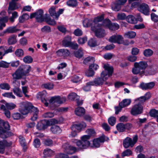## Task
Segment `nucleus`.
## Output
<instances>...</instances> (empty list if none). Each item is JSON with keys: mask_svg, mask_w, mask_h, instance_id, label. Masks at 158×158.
Returning <instances> with one entry per match:
<instances>
[{"mask_svg": "<svg viewBox=\"0 0 158 158\" xmlns=\"http://www.w3.org/2000/svg\"><path fill=\"white\" fill-rule=\"evenodd\" d=\"M103 68L104 71L101 73V77L95 78L93 81H90L89 84L90 85L96 86L101 85L110 76L112 75L113 71L112 66L108 64H105L103 65Z\"/></svg>", "mask_w": 158, "mask_h": 158, "instance_id": "1", "label": "nucleus"}, {"mask_svg": "<svg viewBox=\"0 0 158 158\" xmlns=\"http://www.w3.org/2000/svg\"><path fill=\"white\" fill-rule=\"evenodd\" d=\"M104 19V15H102L95 18L93 23L94 27L96 30H98L99 28L105 27H109L111 25L113 29H118L119 28V25L116 23L111 24V21L109 19H106L102 22Z\"/></svg>", "mask_w": 158, "mask_h": 158, "instance_id": "2", "label": "nucleus"}, {"mask_svg": "<svg viewBox=\"0 0 158 158\" xmlns=\"http://www.w3.org/2000/svg\"><path fill=\"white\" fill-rule=\"evenodd\" d=\"M66 98L65 97H61L60 96H56L52 97L49 100V103L46 102L45 100L42 99L41 101L46 106H49L53 109L65 103Z\"/></svg>", "mask_w": 158, "mask_h": 158, "instance_id": "3", "label": "nucleus"}, {"mask_svg": "<svg viewBox=\"0 0 158 158\" xmlns=\"http://www.w3.org/2000/svg\"><path fill=\"white\" fill-rule=\"evenodd\" d=\"M89 136L84 135L80 138V139H73L72 142L76 144L78 148L81 150L86 149L90 146V143L89 141Z\"/></svg>", "mask_w": 158, "mask_h": 158, "instance_id": "4", "label": "nucleus"}, {"mask_svg": "<svg viewBox=\"0 0 158 158\" xmlns=\"http://www.w3.org/2000/svg\"><path fill=\"white\" fill-rule=\"evenodd\" d=\"M148 66L146 62L140 61L139 62H135L134 64V67L132 70V72L134 74H139L140 75L144 73V69Z\"/></svg>", "mask_w": 158, "mask_h": 158, "instance_id": "5", "label": "nucleus"}, {"mask_svg": "<svg viewBox=\"0 0 158 158\" xmlns=\"http://www.w3.org/2000/svg\"><path fill=\"white\" fill-rule=\"evenodd\" d=\"M43 10L41 9H40L37 11L31 14L30 16L31 18H35L36 21L39 22H41L44 21L45 18L47 15V14L43 15Z\"/></svg>", "mask_w": 158, "mask_h": 158, "instance_id": "6", "label": "nucleus"}, {"mask_svg": "<svg viewBox=\"0 0 158 158\" xmlns=\"http://www.w3.org/2000/svg\"><path fill=\"white\" fill-rule=\"evenodd\" d=\"M34 106L29 102H23L21 104L19 111L23 115L27 114L30 110L31 111L32 108Z\"/></svg>", "mask_w": 158, "mask_h": 158, "instance_id": "7", "label": "nucleus"}, {"mask_svg": "<svg viewBox=\"0 0 158 158\" xmlns=\"http://www.w3.org/2000/svg\"><path fill=\"white\" fill-rule=\"evenodd\" d=\"M138 137L137 135L134 136L132 139L130 138L127 137L123 141V146L125 148H128L129 147L132 148L136 143Z\"/></svg>", "mask_w": 158, "mask_h": 158, "instance_id": "8", "label": "nucleus"}, {"mask_svg": "<svg viewBox=\"0 0 158 158\" xmlns=\"http://www.w3.org/2000/svg\"><path fill=\"white\" fill-rule=\"evenodd\" d=\"M62 148L65 152L70 155L74 153L77 149L76 147L70 145L68 143H63Z\"/></svg>", "mask_w": 158, "mask_h": 158, "instance_id": "9", "label": "nucleus"}, {"mask_svg": "<svg viewBox=\"0 0 158 158\" xmlns=\"http://www.w3.org/2000/svg\"><path fill=\"white\" fill-rule=\"evenodd\" d=\"M143 107L141 105L136 104L134 105L131 110V114L134 116H136L142 113Z\"/></svg>", "mask_w": 158, "mask_h": 158, "instance_id": "10", "label": "nucleus"}, {"mask_svg": "<svg viewBox=\"0 0 158 158\" xmlns=\"http://www.w3.org/2000/svg\"><path fill=\"white\" fill-rule=\"evenodd\" d=\"M86 125L85 123L82 122L80 123L74 124L72 125L71 130L73 131L79 132L86 127Z\"/></svg>", "mask_w": 158, "mask_h": 158, "instance_id": "11", "label": "nucleus"}, {"mask_svg": "<svg viewBox=\"0 0 158 158\" xmlns=\"http://www.w3.org/2000/svg\"><path fill=\"white\" fill-rule=\"evenodd\" d=\"M109 41L111 43H117L118 44L123 43V38L120 35L112 36L109 38Z\"/></svg>", "mask_w": 158, "mask_h": 158, "instance_id": "12", "label": "nucleus"}, {"mask_svg": "<svg viewBox=\"0 0 158 158\" xmlns=\"http://www.w3.org/2000/svg\"><path fill=\"white\" fill-rule=\"evenodd\" d=\"M6 12L2 11L0 14V30L3 29L6 26L5 23L7 22L8 20V18L7 16H2L5 15Z\"/></svg>", "mask_w": 158, "mask_h": 158, "instance_id": "13", "label": "nucleus"}, {"mask_svg": "<svg viewBox=\"0 0 158 158\" xmlns=\"http://www.w3.org/2000/svg\"><path fill=\"white\" fill-rule=\"evenodd\" d=\"M14 51V48L12 46H10L8 48L6 46H1L0 47V56H4L6 54L11 53Z\"/></svg>", "mask_w": 158, "mask_h": 158, "instance_id": "14", "label": "nucleus"}, {"mask_svg": "<svg viewBox=\"0 0 158 158\" xmlns=\"http://www.w3.org/2000/svg\"><path fill=\"white\" fill-rule=\"evenodd\" d=\"M12 76L13 79L18 80L21 78L22 77L24 76L21 72L18 69L15 71V72L12 74ZM16 82L18 83L19 86L20 85V82H18L16 80H15L13 81V83H16Z\"/></svg>", "mask_w": 158, "mask_h": 158, "instance_id": "15", "label": "nucleus"}, {"mask_svg": "<svg viewBox=\"0 0 158 158\" xmlns=\"http://www.w3.org/2000/svg\"><path fill=\"white\" fill-rule=\"evenodd\" d=\"M139 10L146 15H148L149 13V8L148 5L145 3H143L138 8Z\"/></svg>", "mask_w": 158, "mask_h": 158, "instance_id": "16", "label": "nucleus"}, {"mask_svg": "<svg viewBox=\"0 0 158 158\" xmlns=\"http://www.w3.org/2000/svg\"><path fill=\"white\" fill-rule=\"evenodd\" d=\"M18 69L21 72L23 76L26 75L31 70V67L30 65H22Z\"/></svg>", "mask_w": 158, "mask_h": 158, "instance_id": "17", "label": "nucleus"}, {"mask_svg": "<svg viewBox=\"0 0 158 158\" xmlns=\"http://www.w3.org/2000/svg\"><path fill=\"white\" fill-rule=\"evenodd\" d=\"M68 98L71 100H76L78 105H81L82 104V102H79V97L75 93H72L70 94L68 96Z\"/></svg>", "mask_w": 158, "mask_h": 158, "instance_id": "18", "label": "nucleus"}, {"mask_svg": "<svg viewBox=\"0 0 158 158\" xmlns=\"http://www.w3.org/2000/svg\"><path fill=\"white\" fill-rule=\"evenodd\" d=\"M155 83L153 82L147 83H142L140 84L139 87L143 90L149 89H152Z\"/></svg>", "mask_w": 158, "mask_h": 158, "instance_id": "19", "label": "nucleus"}, {"mask_svg": "<svg viewBox=\"0 0 158 158\" xmlns=\"http://www.w3.org/2000/svg\"><path fill=\"white\" fill-rule=\"evenodd\" d=\"M56 54L59 56L66 57L69 55L70 52L67 49H62L57 51L56 52Z\"/></svg>", "mask_w": 158, "mask_h": 158, "instance_id": "20", "label": "nucleus"}, {"mask_svg": "<svg viewBox=\"0 0 158 158\" xmlns=\"http://www.w3.org/2000/svg\"><path fill=\"white\" fill-rule=\"evenodd\" d=\"M14 1L12 0V1L9 3L8 10V12L9 14L11 13L10 10H16L20 7L19 4L15 2Z\"/></svg>", "mask_w": 158, "mask_h": 158, "instance_id": "21", "label": "nucleus"}, {"mask_svg": "<svg viewBox=\"0 0 158 158\" xmlns=\"http://www.w3.org/2000/svg\"><path fill=\"white\" fill-rule=\"evenodd\" d=\"M48 125L45 120H43L38 122L36 128L38 130H42L47 128Z\"/></svg>", "mask_w": 158, "mask_h": 158, "instance_id": "22", "label": "nucleus"}, {"mask_svg": "<svg viewBox=\"0 0 158 158\" xmlns=\"http://www.w3.org/2000/svg\"><path fill=\"white\" fill-rule=\"evenodd\" d=\"M104 141V139L102 138H99L94 139L93 141V147L95 148H98L100 147V143H103Z\"/></svg>", "mask_w": 158, "mask_h": 158, "instance_id": "23", "label": "nucleus"}, {"mask_svg": "<svg viewBox=\"0 0 158 158\" xmlns=\"http://www.w3.org/2000/svg\"><path fill=\"white\" fill-rule=\"evenodd\" d=\"M92 34H94L98 37H102L104 36L106 34L105 30H92Z\"/></svg>", "mask_w": 158, "mask_h": 158, "instance_id": "24", "label": "nucleus"}, {"mask_svg": "<svg viewBox=\"0 0 158 158\" xmlns=\"http://www.w3.org/2000/svg\"><path fill=\"white\" fill-rule=\"evenodd\" d=\"M119 4H116L115 5L114 7H112V8L113 10L115 11H119L121 8V5L124 4L126 2L127 0H117Z\"/></svg>", "mask_w": 158, "mask_h": 158, "instance_id": "25", "label": "nucleus"}, {"mask_svg": "<svg viewBox=\"0 0 158 158\" xmlns=\"http://www.w3.org/2000/svg\"><path fill=\"white\" fill-rule=\"evenodd\" d=\"M16 38V35H13L10 36L7 40L8 44L9 45H13L15 44L17 42Z\"/></svg>", "mask_w": 158, "mask_h": 158, "instance_id": "26", "label": "nucleus"}, {"mask_svg": "<svg viewBox=\"0 0 158 158\" xmlns=\"http://www.w3.org/2000/svg\"><path fill=\"white\" fill-rule=\"evenodd\" d=\"M71 37L68 36L64 38L62 41V44L65 47L70 46L71 44Z\"/></svg>", "mask_w": 158, "mask_h": 158, "instance_id": "27", "label": "nucleus"}, {"mask_svg": "<svg viewBox=\"0 0 158 158\" xmlns=\"http://www.w3.org/2000/svg\"><path fill=\"white\" fill-rule=\"evenodd\" d=\"M31 114L33 115L31 119L32 120H35L37 118V114L38 113V111L37 109L34 107L32 108V110L31 112Z\"/></svg>", "mask_w": 158, "mask_h": 158, "instance_id": "28", "label": "nucleus"}, {"mask_svg": "<svg viewBox=\"0 0 158 158\" xmlns=\"http://www.w3.org/2000/svg\"><path fill=\"white\" fill-rule=\"evenodd\" d=\"M130 99H124L119 103V105L122 107H125L129 105L131 103Z\"/></svg>", "mask_w": 158, "mask_h": 158, "instance_id": "29", "label": "nucleus"}, {"mask_svg": "<svg viewBox=\"0 0 158 158\" xmlns=\"http://www.w3.org/2000/svg\"><path fill=\"white\" fill-rule=\"evenodd\" d=\"M75 114L77 115L81 116L83 115L85 113L84 108L81 107H78L76 108L75 110Z\"/></svg>", "mask_w": 158, "mask_h": 158, "instance_id": "30", "label": "nucleus"}, {"mask_svg": "<svg viewBox=\"0 0 158 158\" xmlns=\"http://www.w3.org/2000/svg\"><path fill=\"white\" fill-rule=\"evenodd\" d=\"M10 135L9 133L6 131L4 130L2 127L0 126V136L2 138L4 139Z\"/></svg>", "mask_w": 158, "mask_h": 158, "instance_id": "31", "label": "nucleus"}, {"mask_svg": "<svg viewBox=\"0 0 158 158\" xmlns=\"http://www.w3.org/2000/svg\"><path fill=\"white\" fill-rule=\"evenodd\" d=\"M50 130L53 133H59L61 132L62 131L59 127L56 125L52 126L51 127Z\"/></svg>", "mask_w": 158, "mask_h": 158, "instance_id": "32", "label": "nucleus"}, {"mask_svg": "<svg viewBox=\"0 0 158 158\" xmlns=\"http://www.w3.org/2000/svg\"><path fill=\"white\" fill-rule=\"evenodd\" d=\"M127 21L129 23L135 24L137 23V19L133 15H129L127 18Z\"/></svg>", "mask_w": 158, "mask_h": 158, "instance_id": "33", "label": "nucleus"}, {"mask_svg": "<svg viewBox=\"0 0 158 158\" xmlns=\"http://www.w3.org/2000/svg\"><path fill=\"white\" fill-rule=\"evenodd\" d=\"M0 109L4 112L5 115L7 118H10V112L9 110L6 109L5 106L4 105H2L1 106Z\"/></svg>", "mask_w": 158, "mask_h": 158, "instance_id": "34", "label": "nucleus"}, {"mask_svg": "<svg viewBox=\"0 0 158 158\" xmlns=\"http://www.w3.org/2000/svg\"><path fill=\"white\" fill-rule=\"evenodd\" d=\"M66 4L69 6L74 7L77 6L78 3L76 0H68Z\"/></svg>", "mask_w": 158, "mask_h": 158, "instance_id": "35", "label": "nucleus"}, {"mask_svg": "<svg viewBox=\"0 0 158 158\" xmlns=\"http://www.w3.org/2000/svg\"><path fill=\"white\" fill-rule=\"evenodd\" d=\"M43 153L46 156H50L54 154V152L50 149L46 148L44 150Z\"/></svg>", "mask_w": 158, "mask_h": 158, "instance_id": "36", "label": "nucleus"}, {"mask_svg": "<svg viewBox=\"0 0 158 158\" xmlns=\"http://www.w3.org/2000/svg\"><path fill=\"white\" fill-rule=\"evenodd\" d=\"M136 35V33L135 32L130 31L124 34V36L127 38L132 39L134 38Z\"/></svg>", "mask_w": 158, "mask_h": 158, "instance_id": "37", "label": "nucleus"}, {"mask_svg": "<svg viewBox=\"0 0 158 158\" xmlns=\"http://www.w3.org/2000/svg\"><path fill=\"white\" fill-rule=\"evenodd\" d=\"M74 54L76 57L79 59L82 57L83 55L82 50L80 49L75 51L74 52Z\"/></svg>", "mask_w": 158, "mask_h": 158, "instance_id": "38", "label": "nucleus"}, {"mask_svg": "<svg viewBox=\"0 0 158 158\" xmlns=\"http://www.w3.org/2000/svg\"><path fill=\"white\" fill-rule=\"evenodd\" d=\"M117 130L120 132H123L125 131V124L120 123L118 124L116 126Z\"/></svg>", "mask_w": 158, "mask_h": 158, "instance_id": "39", "label": "nucleus"}, {"mask_svg": "<svg viewBox=\"0 0 158 158\" xmlns=\"http://www.w3.org/2000/svg\"><path fill=\"white\" fill-rule=\"evenodd\" d=\"M29 18V16L28 14H24L19 17V21L20 23H22L25 20H28Z\"/></svg>", "mask_w": 158, "mask_h": 158, "instance_id": "40", "label": "nucleus"}, {"mask_svg": "<svg viewBox=\"0 0 158 158\" xmlns=\"http://www.w3.org/2000/svg\"><path fill=\"white\" fill-rule=\"evenodd\" d=\"M14 93L18 97H21L22 96V94L20 89L19 87H15L13 89Z\"/></svg>", "mask_w": 158, "mask_h": 158, "instance_id": "41", "label": "nucleus"}, {"mask_svg": "<svg viewBox=\"0 0 158 158\" xmlns=\"http://www.w3.org/2000/svg\"><path fill=\"white\" fill-rule=\"evenodd\" d=\"M44 21L46 22L49 24L52 25H54L56 23V22L55 21L50 19L48 15H47V16H46L45 18V19Z\"/></svg>", "mask_w": 158, "mask_h": 158, "instance_id": "42", "label": "nucleus"}, {"mask_svg": "<svg viewBox=\"0 0 158 158\" xmlns=\"http://www.w3.org/2000/svg\"><path fill=\"white\" fill-rule=\"evenodd\" d=\"M85 132L87 134L86 135H87L89 136V137L90 138L91 137L94 136L95 134V132L94 130L93 129L90 128L87 129Z\"/></svg>", "mask_w": 158, "mask_h": 158, "instance_id": "43", "label": "nucleus"}, {"mask_svg": "<svg viewBox=\"0 0 158 158\" xmlns=\"http://www.w3.org/2000/svg\"><path fill=\"white\" fill-rule=\"evenodd\" d=\"M15 53L17 56L20 57L23 56L24 52L22 49L19 48L16 50Z\"/></svg>", "mask_w": 158, "mask_h": 158, "instance_id": "44", "label": "nucleus"}, {"mask_svg": "<svg viewBox=\"0 0 158 158\" xmlns=\"http://www.w3.org/2000/svg\"><path fill=\"white\" fill-rule=\"evenodd\" d=\"M10 65L9 63L2 60L0 61V67L7 68H9Z\"/></svg>", "mask_w": 158, "mask_h": 158, "instance_id": "45", "label": "nucleus"}, {"mask_svg": "<svg viewBox=\"0 0 158 158\" xmlns=\"http://www.w3.org/2000/svg\"><path fill=\"white\" fill-rule=\"evenodd\" d=\"M23 60L25 63L29 64L32 62L33 59L31 56H27L23 58Z\"/></svg>", "mask_w": 158, "mask_h": 158, "instance_id": "46", "label": "nucleus"}, {"mask_svg": "<svg viewBox=\"0 0 158 158\" xmlns=\"http://www.w3.org/2000/svg\"><path fill=\"white\" fill-rule=\"evenodd\" d=\"M15 32V30H0V36H3L7 34L14 33Z\"/></svg>", "mask_w": 158, "mask_h": 158, "instance_id": "47", "label": "nucleus"}, {"mask_svg": "<svg viewBox=\"0 0 158 158\" xmlns=\"http://www.w3.org/2000/svg\"><path fill=\"white\" fill-rule=\"evenodd\" d=\"M150 115L152 117H158V110H156L155 109L151 110L149 113Z\"/></svg>", "mask_w": 158, "mask_h": 158, "instance_id": "48", "label": "nucleus"}, {"mask_svg": "<svg viewBox=\"0 0 158 158\" xmlns=\"http://www.w3.org/2000/svg\"><path fill=\"white\" fill-rule=\"evenodd\" d=\"M88 45L91 47H94L97 45L96 40L94 39H91L88 42Z\"/></svg>", "mask_w": 158, "mask_h": 158, "instance_id": "49", "label": "nucleus"}, {"mask_svg": "<svg viewBox=\"0 0 158 158\" xmlns=\"http://www.w3.org/2000/svg\"><path fill=\"white\" fill-rule=\"evenodd\" d=\"M19 142L21 146L24 148H26V143L24 138L22 136H20L19 138Z\"/></svg>", "mask_w": 158, "mask_h": 158, "instance_id": "50", "label": "nucleus"}, {"mask_svg": "<svg viewBox=\"0 0 158 158\" xmlns=\"http://www.w3.org/2000/svg\"><path fill=\"white\" fill-rule=\"evenodd\" d=\"M132 154L131 151L130 149H128L124 151L122 154V156L123 157L125 156H129Z\"/></svg>", "mask_w": 158, "mask_h": 158, "instance_id": "51", "label": "nucleus"}, {"mask_svg": "<svg viewBox=\"0 0 158 158\" xmlns=\"http://www.w3.org/2000/svg\"><path fill=\"white\" fill-rule=\"evenodd\" d=\"M147 120L146 118H138L135 120V123L139 126L141 125L142 123H145Z\"/></svg>", "mask_w": 158, "mask_h": 158, "instance_id": "52", "label": "nucleus"}, {"mask_svg": "<svg viewBox=\"0 0 158 158\" xmlns=\"http://www.w3.org/2000/svg\"><path fill=\"white\" fill-rule=\"evenodd\" d=\"M0 88L3 89L9 90L10 88V85L7 83H3L0 85Z\"/></svg>", "mask_w": 158, "mask_h": 158, "instance_id": "53", "label": "nucleus"}, {"mask_svg": "<svg viewBox=\"0 0 158 158\" xmlns=\"http://www.w3.org/2000/svg\"><path fill=\"white\" fill-rule=\"evenodd\" d=\"M2 95L4 97L9 98H15V96L13 94L12 92L5 93L3 94Z\"/></svg>", "mask_w": 158, "mask_h": 158, "instance_id": "54", "label": "nucleus"}, {"mask_svg": "<svg viewBox=\"0 0 158 158\" xmlns=\"http://www.w3.org/2000/svg\"><path fill=\"white\" fill-rule=\"evenodd\" d=\"M5 107H6L9 110H12L14 109L16 106L15 104L13 103H6L5 104Z\"/></svg>", "mask_w": 158, "mask_h": 158, "instance_id": "55", "label": "nucleus"}, {"mask_svg": "<svg viewBox=\"0 0 158 158\" xmlns=\"http://www.w3.org/2000/svg\"><path fill=\"white\" fill-rule=\"evenodd\" d=\"M153 51L150 49H147L143 52L144 55L146 57L151 56L153 54Z\"/></svg>", "mask_w": 158, "mask_h": 158, "instance_id": "56", "label": "nucleus"}, {"mask_svg": "<svg viewBox=\"0 0 158 158\" xmlns=\"http://www.w3.org/2000/svg\"><path fill=\"white\" fill-rule=\"evenodd\" d=\"M145 101H146V100L145 99L144 97L142 96L137 99L135 100V102L137 104L141 105V104L145 102Z\"/></svg>", "mask_w": 158, "mask_h": 158, "instance_id": "57", "label": "nucleus"}, {"mask_svg": "<svg viewBox=\"0 0 158 158\" xmlns=\"http://www.w3.org/2000/svg\"><path fill=\"white\" fill-rule=\"evenodd\" d=\"M33 145L36 148H38L40 145L41 143L40 140L38 139H35L33 141Z\"/></svg>", "mask_w": 158, "mask_h": 158, "instance_id": "58", "label": "nucleus"}, {"mask_svg": "<svg viewBox=\"0 0 158 158\" xmlns=\"http://www.w3.org/2000/svg\"><path fill=\"white\" fill-rule=\"evenodd\" d=\"M5 149V142L0 141V153H3Z\"/></svg>", "mask_w": 158, "mask_h": 158, "instance_id": "59", "label": "nucleus"}, {"mask_svg": "<svg viewBox=\"0 0 158 158\" xmlns=\"http://www.w3.org/2000/svg\"><path fill=\"white\" fill-rule=\"evenodd\" d=\"M54 116V114L52 112H47L44 114L43 116L45 118H51L53 117Z\"/></svg>", "mask_w": 158, "mask_h": 158, "instance_id": "60", "label": "nucleus"}, {"mask_svg": "<svg viewBox=\"0 0 158 158\" xmlns=\"http://www.w3.org/2000/svg\"><path fill=\"white\" fill-rule=\"evenodd\" d=\"M81 78L79 77L74 75L71 78V81L74 83H77L80 81Z\"/></svg>", "mask_w": 158, "mask_h": 158, "instance_id": "61", "label": "nucleus"}, {"mask_svg": "<svg viewBox=\"0 0 158 158\" xmlns=\"http://www.w3.org/2000/svg\"><path fill=\"white\" fill-rule=\"evenodd\" d=\"M49 12L52 16L55 17L56 19V12L55 9L54 8H51L49 9Z\"/></svg>", "mask_w": 158, "mask_h": 158, "instance_id": "62", "label": "nucleus"}, {"mask_svg": "<svg viewBox=\"0 0 158 158\" xmlns=\"http://www.w3.org/2000/svg\"><path fill=\"white\" fill-rule=\"evenodd\" d=\"M108 121L109 124L113 126L116 123V118L114 117H111L108 119Z\"/></svg>", "mask_w": 158, "mask_h": 158, "instance_id": "63", "label": "nucleus"}, {"mask_svg": "<svg viewBox=\"0 0 158 158\" xmlns=\"http://www.w3.org/2000/svg\"><path fill=\"white\" fill-rule=\"evenodd\" d=\"M86 75L88 77H92L94 74V72L91 69H90L85 72Z\"/></svg>", "mask_w": 158, "mask_h": 158, "instance_id": "64", "label": "nucleus"}]
</instances>
